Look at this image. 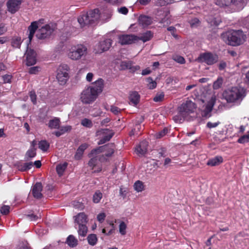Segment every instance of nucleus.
I'll use <instances>...</instances> for the list:
<instances>
[{
  "mask_svg": "<svg viewBox=\"0 0 249 249\" xmlns=\"http://www.w3.org/2000/svg\"><path fill=\"white\" fill-rule=\"evenodd\" d=\"M103 88V80L100 78L92 86L88 87L82 91L80 97L82 102L86 104L93 102L102 91Z\"/></svg>",
  "mask_w": 249,
  "mask_h": 249,
  "instance_id": "1",
  "label": "nucleus"
},
{
  "mask_svg": "<svg viewBox=\"0 0 249 249\" xmlns=\"http://www.w3.org/2000/svg\"><path fill=\"white\" fill-rule=\"evenodd\" d=\"M223 41L231 46H238L246 40V35L241 30H231L221 34Z\"/></svg>",
  "mask_w": 249,
  "mask_h": 249,
  "instance_id": "2",
  "label": "nucleus"
},
{
  "mask_svg": "<svg viewBox=\"0 0 249 249\" xmlns=\"http://www.w3.org/2000/svg\"><path fill=\"white\" fill-rule=\"evenodd\" d=\"M100 18V13L98 9L89 11L84 13L78 18V21L81 27L88 25H92L96 23Z\"/></svg>",
  "mask_w": 249,
  "mask_h": 249,
  "instance_id": "3",
  "label": "nucleus"
},
{
  "mask_svg": "<svg viewBox=\"0 0 249 249\" xmlns=\"http://www.w3.org/2000/svg\"><path fill=\"white\" fill-rule=\"evenodd\" d=\"M245 90L243 88L232 87L227 89L223 92V97L228 102H234L242 100L244 96Z\"/></svg>",
  "mask_w": 249,
  "mask_h": 249,
  "instance_id": "4",
  "label": "nucleus"
},
{
  "mask_svg": "<svg viewBox=\"0 0 249 249\" xmlns=\"http://www.w3.org/2000/svg\"><path fill=\"white\" fill-rule=\"evenodd\" d=\"M196 108L195 103L190 100H187L183 103L178 108L179 115L183 120L186 119L190 114L194 112Z\"/></svg>",
  "mask_w": 249,
  "mask_h": 249,
  "instance_id": "5",
  "label": "nucleus"
},
{
  "mask_svg": "<svg viewBox=\"0 0 249 249\" xmlns=\"http://www.w3.org/2000/svg\"><path fill=\"white\" fill-rule=\"evenodd\" d=\"M87 53V48L82 44L71 47L68 53L70 58L73 60L80 59Z\"/></svg>",
  "mask_w": 249,
  "mask_h": 249,
  "instance_id": "6",
  "label": "nucleus"
},
{
  "mask_svg": "<svg viewBox=\"0 0 249 249\" xmlns=\"http://www.w3.org/2000/svg\"><path fill=\"white\" fill-rule=\"evenodd\" d=\"M69 67L67 64L60 65L57 70L56 78L60 85H64L69 79Z\"/></svg>",
  "mask_w": 249,
  "mask_h": 249,
  "instance_id": "7",
  "label": "nucleus"
},
{
  "mask_svg": "<svg viewBox=\"0 0 249 249\" xmlns=\"http://www.w3.org/2000/svg\"><path fill=\"white\" fill-rule=\"evenodd\" d=\"M114 132L107 128L98 129L96 132V137H101L102 138L98 142L99 145L104 144L108 142L113 136Z\"/></svg>",
  "mask_w": 249,
  "mask_h": 249,
  "instance_id": "8",
  "label": "nucleus"
},
{
  "mask_svg": "<svg viewBox=\"0 0 249 249\" xmlns=\"http://www.w3.org/2000/svg\"><path fill=\"white\" fill-rule=\"evenodd\" d=\"M54 29L53 26H51L49 24L39 28L36 32V36L39 39H44L50 37Z\"/></svg>",
  "mask_w": 249,
  "mask_h": 249,
  "instance_id": "9",
  "label": "nucleus"
},
{
  "mask_svg": "<svg viewBox=\"0 0 249 249\" xmlns=\"http://www.w3.org/2000/svg\"><path fill=\"white\" fill-rule=\"evenodd\" d=\"M218 56L211 53H202L197 58L199 62H204L209 65H212L218 61Z\"/></svg>",
  "mask_w": 249,
  "mask_h": 249,
  "instance_id": "10",
  "label": "nucleus"
},
{
  "mask_svg": "<svg viewBox=\"0 0 249 249\" xmlns=\"http://www.w3.org/2000/svg\"><path fill=\"white\" fill-rule=\"evenodd\" d=\"M26 57V64L27 66H32L36 62V53L32 49L29 48V44H27L26 51L25 53Z\"/></svg>",
  "mask_w": 249,
  "mask_h": 249,
  "instance_id": "11",
  "label": "nucleus"
},
{
  "mask_svg": "<svg viewBox=\"0 0 249 249\" xmlns=\"http://www.w3.org/2000/svg\"><path fill=\"white\" fill-rule=\"evenodd\" d=\"M138 36L133 34L122 35L119 37V43L122 45H129L138 42Z\"/></svg>",
  "mask_w": 249,
  "mask_h": 249,
  "instance_id": "12",
  "label": "nucleus"
},
{
  "mask_svg": "<svg viewBox=\"0 0 249 249\" xmlns=\"http://www.w3.org/2000/svg\"><path fill=\"white\" fill-rule=\"evenodd\" d=\"M215 103V99L212 97L206 104L205 108L202 112V116L203 117L209 118L211 116V112Z\"/></svg>",
  "mask_w": 249,
  "mask_h": 249,
  "instance_id": "13",
  "label": "nucleus"
},
{
  "mask_svg": "<svg viewBox=\"0 0 249 249\" xmlns=\"http://www.w3.org/2000/svg\"><path fill=\"white\" fill-rule=\"evenodd\" d=\"M148 143L145 141L141 142L135 148V152L139 156L145 155L148 150Z\"/></svg>",
  "mask_w": 249,
  "mask_h": 249,
  "instance_id": "14",
  "label": "nucleus"
},
{
  "mask_svg": "<svg viewBox=\"0 0 249 249\" xmlns=\"http://www.w3.org/2000/svg\"><path fill=\"white\" fill-rule=\"evenodd\" d=\"M21 0H9L7 3L8 11L11 13H15L18 10Z\"/></svg>",
  "mask_w": 249,
  "mask_h": 249,
  "instance_id": "15",
  "label": "nucleus"
},
{
  "mask_svg": "<svg viewBox=\"0 0 249 249\" xmlns=\"http://www.w3.org/2000/svg\"><path fill=\"white\" fill-rule=\"evenodd\" d=\"M42 185L41 182H36L32 189V194L34 197L40 199L42 197L41 191H42Z\"/></svg>",
  "mask_w": 249,
  "mask_h": 249,
  "instance_id": "16",
  "label": "nucleus"
},
{
  "mask_svg": "<svg viewBox=\"0 0 249 249\" xmlns=\"http://www.w3.org/2000/svg\"><path fill=\"white\" fill-rule=\"evenodd\" d=\"M138 22L139 25L142 26L143 28H145L152 24L153 19L149 16L141 15L139 17Z\"/></svg>",
  "mask_w": 249,
  "mask_h": 249,
  "instance_id": "17",
  "label": "nucleus"
},
{
  "mask_svg": "<svg viewBox=\"0 0 249 249\" xmlns=\"http://www.w3.org/2000/svg\"><path fill=\"white\" fill-rule=\"evenodd\" d=\"M121 67L122 69H129L131 72L140 70L139 66H133L132 62L130 61H124L121 62Z\"/></svg>",
  "mask_w": 249,
  "mask_h": 249,
  "instance_id": "18",
  "label": "nucleus"
},
{
  "mask_svg": "<svg viewBox=\"0 0 249 249\" xmlns=\"http://www.w3.org/2000/svg\"><path fill=\"white\" fill-rule=\"evenodd\" d=\"M38 21H33L31 23V25L28 27V30L29 34L28 36L29 42L30 43L35 35V33L38 28Z\"/></svg>",
  "mask_w": 249,
  "mask_h": 249,
  "instance_id": "19",
  "label": "nucleus"
},
{
  "mask_svg": "<svg viewBox=\"0 0 249 249\" xmlns=\"http://www.w3.org/2000/svg\"><path fill=\"white\" fill-rule=\"evenodd\" d=\"M75 222L79 225L86 224L88 222L87 216L84 213H79L74 216Z\"/></svg>",
  "mask_w": 249,
  "mask_h": 249,
  "instance_id": "20",
  "label": "nucleus"
},
{
  "mask_svg": "<svg viewBox=\"0 0 249 249\" xmlns=\"http://www.w3.org/2000/svg\"><path fill=\"white\" fill-rule=\"evenodd\" d=\"M153 36V33L151 31H147L146 32L142 34L140 36H138V41L142 40L143 42H145L152 39Z\"/></svg>",
  "mask_w": 249,
  "mask_h": 249,
  "instance_id": "21",
  "label": "nucleus"
},
{
  "mask_svg": "<svg viewBox=\"0 0 249 249\" xmlns=\"http://www.w3.org/2000/svg\"><path fill=\"white\" fill-rule=\"evenodd\" d=\"M140 96L137 91H132L130 93L129 99L130 102L136 106L140 101Z\"/></svg>",
  "mask_w": 249,
  "mask_h": 249,
  "instance_id": "22",
  "label": "nucleus"
},
{
  "mask_svg": "<svg viewBox=\"0 0 249 249\" xmlns=\"http://www.w3.org/2000/svg\"><path fill=\"white\" fill-rule=\"evenodd\" d=\"M33 165L32 162H25L24 163H18L16 164L17 168L20 171H25L30 169Z\"/></svg>",
  "mask_w": 249,
  "mask_h": 249,
  "instance_id": "23",
  "label": "nucleus"
},
{
  "mask_svg": "<svg viewBox=\"0 0 249 249\" xmlns=\"http://www.w3.org/2000/svg\"><path fill=\"white\" fill-rule=\"evenodd\" d=\"M112 44V40L106 39L100 42L99 47L102 51H106L109 49Z\"/></svg>",
  "mask_w": 249,
  "mask_h": 249,
  "instance_id": "24",
  "label": "nucleus"
},
{
  "mask_svg": "<svg viewBox=\"0 0 249 249\" xmlns=\"http://www.w3.org/2000/svg\"><path fill=\"white\" fill-rule=\"evenodd\" d=\"M88 145L86 143L81 144L77 149L76 152L74 155V158L78 160L81 159L83 155L84 151L87 148Z\"/></svg>",
  "mask_w": 249,
  "mask_h": 249,
  "instance_id": "25",
  "label": "nucleus"
},
{
  "mask_svg": "<svg viewBox=\"0 0 249 249\" xmlns=\"http://www.w3.org/2000/svg\"><path fill=\"white\" fill-rule=\"evenodd\" d=\"M223 162V158L221 156H216L210 159L207 162V164L212 166H216Z\"/></svg>",
  "mask_w": 249,
  "mask_h": 249,
  "instance_id": "26",
  "label": "nucleus"
},
{
  "mask_svg": "<svg viewBox=\"0 0 249 249\" xmlns=\"http://www.w3.org/2000/svg\"><path fill=\"white\" fill-rule=\"evenodd\" d=\"M107 146L103 145L101 146H99V147L93 149L91 150L90 153L89 154V158H91L96 155L98 154L101 153L102 152H105V150L106 149Z\"/></svg>",
  "mask_w": 249,
  "mask_h": 249,
  "instance_id": "27",
  "label": "nucleus"
},
{
  "mask_svg": "<svg viewBox=\"0 0 249 249\" xmlns=\"http://www.w3.org/2000/svg\"><path fill=\"white\" fill-rule=\"evenodd\" d=\"M60 121L57 118H54L53 119L49 121L48 123L49 127L51 129H58L59 128Z\"/></svg>",
  "mask_w": 249,
  "mask_h": 249,
  "instance_id": "28",
  "label": "nucleus"
},
{
  "mask_svg": "<svg viewBox=\"0 0 249 249\" xmlns=\"http://www.w3.org/2000/svg\"><path fill=\"white\" fill-rule=\"evenodd\" d=\"M66 243L70 247L73 248L78 244V240L72 235H69L66 240Z\"/></svg>",
  "mask_w": 249,
  "mask_h": 249,
  "instance_id": "29",
  "label": "nucleus"
},
{
  "mask_svg": "<svg viewBox=\"0 0 249 249\" xmlns=\"http://www.w3.org/2000/svg\"><path fill=\"white\" fill-rule=\"evenodd\" d=\"M68 165V163L67 162H64L63 164H59L56 166V170L57 174L59 176H61L64 171L66 170Z\"/></svg>",
  "mask_w": 249,
  "mask_h": 249,
  "instance_id": "30",
  "label": "nucleus"
},
{
  "mask_svg": "<svg viewBox=\"0 0 249 249\" xmlns=\"http://www.w3.org/2000/svg\"><path fill=\"white\" fill-rule=\"evenodd\" d=\"M102 197V193L99 190H97L93 195L92 201L94 203H98Z\"/></svg>",
  "mask_w": 249,
  "mask_h": 249,
  "instance_id": "31",
  "label": "nucleus"
},
{
  "mask_svg": "<svg viewBox=\"0 0 249 249\" xmlns=\"http://www.w3.org/2000/svg\"><path fill=\"white\" fill-rule=\"evenodd\" d=\"M247 0H231V3L239 9H242L246 4Z\"/></svg>",
  "mask_w": 249,
  "mask_h": 249,
  "instance_id": "32",
  "label": "nucleus"
},
{
  "mask_svg": "<svg viewBox=\"0 0 249 249\" xmlns=\"http://www.w3.org/2000/svg\"><path fill=\"white\" fill-rule=\"evenodd\" d=\"M21 44V39L20 37H14L11 40L12 46L16 48H19Z\"/></svg>",
  "mask_w": 249,
  "mask_h": 249,
  "instance_id": "33",
  "label": "nucleus"
},
{
  "mask_svg": "<svg viewBox=\"0 0 249 249\" xmlns=\"http://www.w3.org/2000/svg\"><path fill=\"white\" fill-rule=\"evenodd\" d=\"M87 240L89 244L91 246H94L97 241L96 235L95 234H90L88 236Z\"/></svg>",
  "mask_w": 249,
  "mask_h": 249,
  "instance_id": "34",
  "label": "nucleus"
},
{
  "mask_svg": "<svg viewBox=\"0 0 249 249\" xmlns=\"http://www.w3.org/2000/svg\"><path fill=\"white\" fill-rule=\"evenodd\" d=\"M106 145L107 147L105 150V152H107L105 155L107 157H110L114 153V145L113 143L106 144Z\"/></svg>",
  "mask_w": 249,
  "mask_h": 249,
  "instance_id": "35",
  "label": "nucleus"
},
{
  "mask_svg": "<svg viewBox=\"0 0 249 249\" xmlns=\"http://www.w3.org/2000/svg\"><path fill=\"white\" fill-rule=\"evenodd\" d=\"M50 146L49 143L45 140H42L38 143V147L43 151H46Z\"/></svg>",
  "mask_w": 249,
  "mask_h": 249,
  "instance_id": "36",
  "label": "nucleus"
},
{
  "mask_svg": "<svg viewBox=\"0 0 249 249\" xmlns=\"http://www.w3.org/2000/svg\"><path fill=\"white\" fill-rule=\"evenodd\" d=\"M88 231V228L86 224L79 225V229L78 231L79 235L82 236H85Z\"/></svg>",
  "mask_w": 249,
  "mask_h": 249,
  "instance_id": "37",
  "label": "nucleus"
},
{
  "mask_svg": "<svg viewBox=\"0 0 249 249\" xmlns=\"http://www.w3.org/2000/svg\"><path fill=\"white\" fill-rule=\"evenodd\" d=\"M134 188L138 192H142L144 188L143 183L140 181H137L134 184Z\"/></svg>",
  "mask_w": 249,
  "mask_h": 249,
  "instance_id": "38",
  "label": "nucleus"
},
{
  "mask_svg": "<svg viewBox=\"0 0 249 249\" xmlns=\"http://www.w3.org/2000/svg\"><path fill=\"white\" fill-rule=\"evenodd\" d=\"M36 149L35 148H32L26 153L25 157L27 158V160H28L29 159L32 158L36 156Z\"/></svg>",
  "mask_w": 249,
  "mask_h": 249,
  "instance_id": "39",
  "label": "nucleus"
},
{
  "mask_svg": "<svg viewBox=\"0 0 249 249\" xmlns=\"http://www.w3.org/2000/svg\"><path fill=\"white\" fill-rule=\"evenodd\" d=\"M237 142L240 143H245L249 142V132L246 135L241 136L237 140Z\"/></svg>",
  "mask_w": 249,
  "mask_h": 249,
  "instance_id": "40",
  "label": "nucleus"
},
{
  "mask_svg": "<svg viewBox=\"0 0 249 249\" xmlns=\"http://www.w3.org/2000/svg\"><path fill=\"white\" fill-rule=\"evenodd\" d=\"M81 124L84 126L89 128H91L93 125L91 121L87 118H85L82 120Z\"/></svg>",
  "mask_w": 249,
  "mask_h": 249,
  "instance_id": "41",
  "label": "nucleus"
},
{
  "mask_svg": "<svg viewBox=\"0 0 249 249\" xmlns=\"http://www.w3.org/2000/svg\"><path fill=\"white\" fill-rule=\"evenodd\" d=\"M173 59L177 62L181 64H184L185 63V59L181 56L176 55L173 56Z\"/></svg>",
  "mask_w": 249,
  "mask_h": 249,
  "instance_id": "42",
  "label": "nucleus"
},
{
  "mask_svg": "<svg viewBox=\"0 0 249 249\" xmlns=\"http://www.w3.org/2000/svg\"><path fill=\"white\" fill-rule=\"evenodd\" d=\"M147 82L149 83V88L150 89H154L157 86V83L153 81L152 78L150 77H149L146 79Z\"/></svg>",
  "mask_w": 249,
  "mask_h": 249,
  "instance_id": "43",
  "label": "nucleus"
},
{
  "mask_svg": "<svg viewBox=\"0 0 249 249\" xmlns=\"http://www.w3.org/2000/svg\"><path fill=\"white\" fill-rule=\"evenodd\" d=\"M126 225L124 222H121L119 225V231L122 235H124L126 233Z\"/></svg>",
  "mask_w": 249,
  "mask_h": 249,
  "instance_id": "44",
  "label": "nucleus"
},
{
  "mask_svg": "<svg viewBox=\"0 0 249 249\" xmlns=\"http://www.w3.org/2000/svg\"><path fill=\"white\" fill-rule=\"evenodd\" d=\"M223 83V80L221 78H219L215 81L213 84V88L214 89H218L221 86Z\"/></svg>",
  "mask_w": 249,
  "mask_h": 249,
  "instance_id": "45",
  "label": "nucleus"
},
{
  "mask_svg": "<svg viewBox=\"0 0 249 249\" xmlns=\"http://www.w3.org/2000/svg\"><path fill=\"white\" fill-rule=\"evenodd\" d=\"M26 216L28 217L31 221H37L38 219H40L41 217L40 214L37 215L33 213L27 214Z\"/></svg>",
  "mask_w": 249,
  "mask_h": 249,
  "instance_id": "46",
  "label": "nucleus"
},
{
  "mask_svg": "<svg viewBox=\"0 0 249 249\" xmlns=\"http://www.w3.org/2000/svg\"><path fill=\"white\" fill-rule=\"evenodd\" d=\"M10 207L8 205H4L0 208V212L2 214L6 215L9 213Z\"/></svg>",
  "mask_w": 249,
  "mask_h": 249,
  "instance_id": "47",
  "label": "nucleus"
},
{
  "mask_svg": "<svg viewBox=\"0 0 249 249\" xmlns=\"http://www.w3.org/2000/svg\"><path fill=\"white\" fill-rule=\"evenodd\" d=\"M40 67L36 66L32 67L29 69V72L32 74H36L40 71Z\"/></svg>",
  "mask_w": 249,
  "mask_h": 249,
  "instance_id": "48",
  "label": "nucleus"
},
{
  "mask_svg": "<svg viewBox=\"0 0 249 249\" xmlns=\"http://www.w3.org/2000/svg\"><path fill=\"white\" fill-rule=\"evenodd\" d=\"M97 158L96 157H93L89 161L88 164L90 167H93L97 164Z\"/></svg>",
  "mask_w": 249,
  "mask_h": 249,
  "instance_id": "49",
  "label": "nucleus"
},
{
  "mask_svg": "<svg viewBox=\"0 0 249 249\" xmlns=\"http://www.w3.org/2000/svg\"><path fill=\"white\" fill-rule=\"evenodd\" d=\"M168 132V129L167 128H164L163 130L159 132L156 135L157 138H161L163 136H164Z\"/></svg>",
  "mask_w": 249,
  "mask_h": 249,
  "instance_id": "50",
  "label": "nucleus"
},
{
  "mask_svg": "<svg viewBox=\"0 0 249 249\" xmlns=\"http://www.w3.org/2000/svg\"><path fill=\"white\" fill-rule=\"evenodd\" d=\"M59 129L61 131V132L64 134L65 132L70 131L71 129V127L70 125H66V126H62L60 127L59 126Z\"/></svg>",
  "mask_w": 249,
  "mask_h": 249,
  "instance_id": "51",
  "label": "nucleus"
},
{
  "mask_svg": "<svg viewBox=\"0 0 249 249\" xmlns=\"http://www.w3.org/2000/svg\"><path fill=\"white\" fill-rule=\"evenodd\" d=\"M30 97L33 103L34 104H36V95L35 92L31 91L30 92Z\"/></svg>",
  "mask_w": 249,
  "mask_h": 249,
  "instance_id": "52",
  "label": "nucleus"
},
{
  "mask_svg": "<svg viewBox=\"0 0 249 249\" xmlns=\"http://www.w3.org/2000/svg\"><path fill=\"white\" fill-rule=\"evenodd\" d=\"M2 79L4 83H9L11 82L12 76L9 74H5L2 76Z\"/></svg>",
  "mask_w": 249,
  "mask_h": 249,
  "instance_id": "53",
  "label": "nucleus"
},
{
  "mask_svg": "<svg viewBox=\"0 0 249 249\" xmlns=\"http://www.w3.org/2000/svg\"><path fill=\"white\" fill-rule=\"evenodd\" d=\"M163 98L164 94L163 93H160L159 94H157L156 96L153 98V100L156 102H160L162 100Z\"/></svg>",
  "mask_w": 249,
  "mask_h": 249,
  "instance_id": "54",
  "label": "nucleus"
},
{
  "mask_svg": "<svg viewBox=\"0 0 249 249\" xmlns=\"http://www.w3.org/2000/svg\"><path fill=\"white\" fill-rule=\"evenodd\" d=\"M118 12L124 15H126L128 12V10L126 7H122L118 8Z\"/></svg>",
  "mask_w": 249,
  "mask_h": 249,
  "instance_id": "55",
  "label": "nucleus"
},
{
  "mask_svg": "<svg viewBox=\"0 0 249 249\" xmlns=\"http://www.w3.org/2000/svg\"><path fill=\"white\" fill-rule=\"evenodd\" d=\"M219 122H217L214 123L209 122L207 124V126L209 128H212L217 126L220 124Z\"/></svg>",
  "mask_w": 249,
  "mask_h": 249,
  "instance_id": "56",
  "label": "nucleus"
},
{
  "mask_svg": "<svg viewBox=\"0 0 249 249\" xmlns=\"http://www.w3.org/2000/svg\"><path fill=\"white\" fill-rule=\"evenodd\" d=\"M105 217H106V214L105 213H100L99 214H98L97 218V220L100 223H102L104 221Z\"/></svg>",
  "mask_w": 249,
  "mask_h": 249,
  "instance_id": "57",
  "label": "nucleus"
},
{
  "mask_svg": "<svg viewBox=\"0 0 249 249\" xmlns=\"http://www.w3.org/2000/svg\"><path fill=\"white\" fill-rule=\"evenodd\" d=\"M120 109L115 106H111L110 111L114 114H118L120 112Z\"/></svg>",
  "mask_w": 249,
  "mask_h": 249,
  "instance_id": "58",
  "label": "nucleus"
},
{
  "mask_svg": "<svg viewBox=\"0 0 249 249\" xmlns=\"http://www.w3.org/2000/svg\"><path fill=\"white\" fill-rule=\"evenodd\" d=\"M216 4L219 5L220 7H223L227 5V3L225 0H216Z\"/></svg>",
  "mask_w": 249,
  "mask_h": 249,
  "instance_id": "59",
  "label": "nucleus"
},
{
  "mask_svg": "<svg viewBox=\"0 0 249 249\" xmlns=\"http://www.w3.org/2000/svg\"><path fill=\"white\" fill-rule=\"evenodd\" d=\"M7 28L3 24H1L0 25V35H1L5 33L7 31Z\"/></svg>",
  "mask_w": 249,
  "mask_h": 249,
  "instance_id": "60",
  "label": "nucleus"
},
{
  "mask_svg": "<svg viewBox=\"0 0 249 249\" xmlns=\"http://www.w3.org/2000/svg\"><path fill=\"white\" fill-rule=\"evenodd\" d=\"M227 66V64L224 61H221L218 65V69L220 70H224Z\"/></svg>",
  "mask_w": 249,
  "mask_h": 249,
  "instance_id": "61",
  "label": "nucleus"
},
{
  "mask_svg": "<svg viewBox=\"0 0 249 249\" xmlns=\"http://www.w3.org/2000/svg\"><path fill=\"white\" fill-rule=\"evenodd\" d=\"M158 160H153V163H151V164L153 166L154 168L156 169L160 167V164L158 163Z\"/></svg>",
  "mask_w": 249,
  "mask_h": 249,
  "instance_id": "62",
  "label": "nucleus"
},
{
  "mask_svg": "<svg viewBox=\"0 0 249 249\" xmlns=\"http://www.w3.org/2000/svg\"><path fill=\"white\" fill-rule=\"evenodd\" d=\"M110 121V119L109 118H107L103 120H102L101 122V125L102 126L106 125L107 126V124L109 123Z\"/></svg>",
  "mask_w": 249,
  "mask_h": 249,
  "instance_id": "63",
  "label": "nucleus"
},
{
  "mask_svg": "<svg viewBox=\"0 0 249 249\" xmlns=\"http://www.w3.org/2000/svg\"><path fill=\"white\" fill-rule=\"evenodd\" d=\"M244 81L246 83L249 85V71L246 73Z\"/></svg>",
  "mask_w": 249,
  "mask_h": 249,
  "instance_id": "64",
  "label": "nucleus"
}]
</instances>
